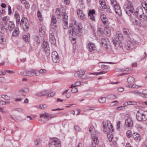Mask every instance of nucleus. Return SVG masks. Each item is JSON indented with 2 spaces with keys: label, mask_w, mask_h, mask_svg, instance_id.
<instances>
[{
  "label": "nucleus",
  "mask_w": 147,
  "mask_h": 147,
  "mask_svg": "<svg viewBox=\"0 0 147 147\" xmlns=\"http://www.w3.org/2000/svg\"><path fill=\"white\" fill-rule=\"evenodd\" d=\"M136 42L134 40H128L127 41L126 47H127V49L128 50L132 49L136 46Z\"/></svg>",
  "instance_id": "obj_11"
},
{
  "label": "nucleus",
  "mask_w": 147,
  "mask_h": 147,
  "mask_svg": "<svg viewBox=\"0 0 147 147\" xmlns=\"http://www.w3.org/2000/svg\"><path fill=\"white\" fill-rule=\"evenodd\" d=\"M74 128L77 131H79L80 129V128L77 125H75Z\"/></svg>",
  "instance_id": "obj_61"
},
{
  "label": "nucleus",
  "mask_w": 147,
  "mask_h": 147,
  "mask_svg": "<svg viewBox=\"0 0 147 147\" xmlns=\"http://www.w3.org/2000/svg\"><path fill=\"white\" fill-rule=\"evenodd\" d=\"M107 126L106 125V123L105 121H103L102 122L104 132H105V130L106 131L111 130L112 131H113L114 129L111 122L109 121H107Z\"/></svg>",
  "instance_id": "obj_7"
},
{
  "label": "nucleus",
  "mask_w": 147,
  "mask_h": 147,
  "mask_svg": "<svg viewBox=\"0 0 147 147\" xmlns=\"http://www.w3.org/2000/svg\"><path fill=\"white\" fill-rule=\"evenodd\" d=\"M135 80L134 78L132 77H129L127 79L128 83L130 84H132Z\"/></svg>",
  "instance_id": "obj_36"
},
{
  "label": "nucleus",
  "mask_w": 147,
  "mask_h": 147,
  "mask_svg": "<svg viewBox=\"0 0 147 147\" xmlns=\"http://www.w3.org/2000/svg\"><path fill=\"white\" fill-rule=\"evenodd\" d=\"M137 103L135 101H128L123 104L124 105H136Z\"/></svg>",
  "instance_id": "obj_39"
},
{
  "label": "nucleus",
  "mask_w": 147,
  "mask_h": 147,
  "mask_svg": "<svg viewBox=\"0 0 147 147\" xmlns=\"http://www.w3.org/2000/svg\"><path fill=\"white\" fill-rule=\"evenodd\" d=\"M14 110L16 111H18L20 112H22V109L20 108H16Z\"/></svg>",
  "instance_id": "obj_62"
},
{
  "label": "nucleus",
  "mask_w": 147,
  "mask_h": 147,
  "mask_svg": "<svg viewBox=\"0 0 147 147\" xmlns=\"http://www.w3.org/2000/svg\"><path fill=\"white\" fill-rule=\"evenodd\" d=\"M25 73L26 76L30 77L33 76L35 75H37V74L36 71L34 69L27 71Z\"/></svg>",
  "instance_id": "obj_14"
},
{
  "label": "nucleus",
  "mask_w": 147,
  "mask_h": 147,
  "mask_svg": "<svg viewBox=\"0 0 147 147\" xmlns=\"http://www.w3.org/2000/svg\"><path fill=\"white\" fill-rule=\"evenodd\" d=\"M5 29H8L10 31H12L15 28V24L13 21H9L7 25H4Z\"/></svg>",
  "instance_id": "obj_13"
},
{
  "label": "nucleus",
  "mask_w": 147,
  "mask_h": 147,
  "mask_svg": "<svg viewBox=\"0 0 147 147\" xmlns=\"http://www.w3.org/2000/svg\"><path fill=\"white\" fill-rule=\"evenodd\" d=\"M120 124H121L120 121H118L117 122V125H116L117 129H119L120 128Z\"/></svg>",
  "instance_id": "obj_58"
},
{
  "label": "nucleus",
  "mask_w": 147,
  "mask_h": 147,
  "mask_svg": "<svg viewBox=\"0 0 147 147\" xmlns=\"http://www.w3.org/2000/svg\"><path fill=\"white\" fill-rule=\"evenodd\" d=\"M52 57L54 62L57 63L59 61V57L56 51H53L52 52Z\"/></svg>",
  "instance_id": "obj_15"
},
{
  "label": "nucleus",
  "mask_w": 147,
  "mask_h": 147,
  "mask_svg": "<svg viewBox=\"0 0 147 147\" xmlns=\"http://www.w3.org/2000/svg\"><path fill=\"white\" fill-rule=\"evenodd\" d=\"M57 116V115H53L48 113L45 112L44 113L40 115V118H43L44 119L46 118L48 120L51 119Z\"/></svg>",
  "instance_id": "obj_12"
},
{
  "label": "nucleus",
  "mask_w": 147,
  "mask_h": 147,
  "mask_svg": "<svg viewBox=\"0 0 147 147\" xmlns=\"http://www.w3.org/2000/svg\"><path fill=\"white\" fill-rule=\"evenodd\" d=\"M14 17L16 18L17 24H19V23L20 22V18L18 13L17 12H15Z\"/></svg>",
  "instance_id": "obj_31"
},
{
  "label": "nucleus",
  "mask_w": 147,
  "mask_h": 147,
  "mask_svg": "<svg viewBox=\"0 0 147 147\" xmlns=\"http://www.w3.org/2000/svg\"><path fill=\"white\" fill-rule=\"evenodd\" d=\"M105 9L106 10V11L109 13H111L112 12L111 10V9L110 8V7L109 6H107V8H106Z\"/></svg>",
  "instance_id": "obj_54"
},
{
  "label": "nucleus",
  "mask_w": 147,
  "mask_h": 147,
  "mask_svg": "<svg viewBox=\"0 0 147 147\" xmlns=\"http://www.w3.org/2000/svg\"><path fill=\"white\" fill-rule=\"evenodd\" d=\"M131 92L137 96L140 95H141V94H142V93L138 91V90L132 91Z\"/></svg>",
  "instance_id": "obj_47"
},
{
  "label": "nucleus",
  "mask_w": 147,
  "mask_h": 147,
  "mask_svg": "<svg viewBox=\"0 0 147 147\" xmlns=\"http://www.w3.org/2000/svg\"><path fill=\"white\" fill-rule=\"evenodd\" d=\"M95 14V11L94 9L90 10L88 13V15L90 18L92 20L95 21V18L94 14Z\"/></svg>",
  "instance_id": "obj_24"
},
{
  "label": "nucleus",
  "mask_w": 147,
  "mask_h": 147,
  "mask_svg": "<svg viewBox=\"0 0 147 147\" xmlns=\"http://www.w3.org/2000/svg\"><path fill=\"white\" fill-rule=\"evenodd\" d=\"M9 20V17H4L3 18V23L4 25H7V22Z\"/></svg>",
  "instance_id": "obj_35"
},
{
  "label": "nucleus",
  "mask_w": 147,
  "mask_h": 147,
  "mask_svg": "<svg viewBox=\"0 0 147 147\" xmlns=\"http://www.w3.org/2000/svg\"><path fill=\"white\" fill-rule=\"evenodd\" d=\"M144 115L146 117H144V119L147 118V111L142 109L139 110L136 113V117L137 119L139 121H142L143 115Z\"/></svg>",
  "instance_id": "obj_5"
},
{
  "label": "nucleus",
  "mask_w": 147,
  "mask_h": 147,
  "mask_svg": "<svg viewBox=\"0 0 147 147\" xmlns=\"http://www.w3.org/2000/svg\"><path fill=\"white\" fill-rule=\"evenodd\" d=\"M100 18L103 23L105 24H106L107 22V19L106 18V16L104 14L101 15L100 16Z\"/></svg>",
  "instance_id": "obj_33"
},
{
  "label": "nucleus",
  "mask_w": 147,
  "mask_h": 147,
  "mask_svg": "<svg viewBox=\"0 0 147 147\" xmlns=\"http://www.w3.org/2000/svg\"><path fill=\"white\" fill-rule=\"evenodd\" d=\"M19 24L22 26L24 30L26 31L28 28V24L27 19L25 18H22Z\"/></svg>",
  "instance_id": "obj_8"
},
{
  "label": "nucleus",
  "mask_w": 147,
  "mask_h": 147,
  "mask_svg": "<svg viewBox=\"0 0 147 147\" xmlns=\"http://www.w3.org/2000/svg\"><path fill=\"white\" fill-rule=\"evenodd\" d=\"M75 87H73L72 88L71 91L72 92L74 93L77 92L78 91V89ZM70 88H71L70 87Z\"/></svg>",
  "instance_id": "obj_50"
},
{
  "label": "nucleus",
  "mask_w": 147,
  "mask_h": 147,
  "mask_svg": "<svg viewBox=\"0 0 147 147\" xmlns=\"http://www.w3.org/2000/svg\"><path fill=\"white\" fill-rule=\"evenodd\" d=\"M37 15L38 18H39L40 20V19L42 18V15L41 14L40 11H38Z\"/></svg>",
  "instance_id": "obj_60"
},
{
  "label": "nucleus",
  "mask_w": 147,
  "mask_h": 147,
  "mask_svg": "<svg viewBox=\"0 0 147 147\" xmlns=\"http://www.w3.org/2000/svg\"><path fill=\"white\" fill-rule=\"evenodd\" d=\"M104 34L109 36L110 35V30L109 29V28L108 26L105 27L104 30Z\"/></svg>",
  "instance_id": "obj_29"
},
{
  "label": "nucleus",
  "mask_w": 147,
  "mask_h": 147,
  "mask_svg": "<svg viewBox=\"0 0 147 147\" xmlns=\"http://www.w3.org/2000/svg\"><path fill=\"white\" fill-rule=\"evenodd\" d=\"M5 81V79L3 77L0 78V85L4 83Z\"/></svg>",
  "instance_id": "obj_49"
},
{
  "label": "nucleus",
  "mask_w": 147,
  "mask_h": 147,
  "mask_svg": "<svg viewBox=\"0 0 147 147\" xmlns=\"http://www.w3.org/2000/svg\"><path fill=\"white\" fill-rule=\"evenodd\" d=\"M126 135L127 137L128 138H130L131 136V133L130 130H128L127 131L126 133Z\"/></svg>",
  "instance_id": "obj_53"
},
{
  "label": "nucleus",
  "mask_w": 147,
  "mask_h": 147,
  "mask_svg": "<svg viewBox=\"0 0 147 147\" xmlns=\"http://www.w3.org/2000/svg\"><path fill=\"white\" fill-rule=\"evenodd\" d=\"M98 101L101 103H104L106 101V98L105 97H102L98 99Z\"/></svg>",
  "instance_id": "obj_42"
},
{
  "label": "nucleus",
  "mask_w": 147,
  "mask_h": 147,
  "mask_svg": "<svg viewBox=\"0 0 147 147\" xmlns=\"http://www.w3.org/2000/svg\"><path fill=\"white\" fill-rule=\"evenodd\" d=\"M59 140L57 138H54L49 144V147H61Z\"/></svg>",
  "instance_id": "obj_6"
},
{
  "label": "nucleus",
  "mask_w": 147,
  "mask_h": 147,
  "mask_svg": "<svg viewBox=\"0 0 147 147\" xmlns=\"http://www.w3.org/2000/svg\"><path fill=\"white\" fill-rule=\"evenodd\" d=\"M48 93V91L46 90H43L39 92L35 95L38 97H41L46 95Z\"/></svg>",
  "instance_id": "obj_21"
},
{
  "label": "nucleus",
  "mask_w": 147,
  "mask_h": 147,
  "mask_svg": "<svg viewBox=\"0 0 147 147\" xmlns=\"http://www.w3.org/2000/svg\"><path fill=\"white\" fill-rule=\"evenodd\" d=\"M109 40L107 38H101L100 43L101 45L107 49H110V46L108 45Z\"/></svg>",
  "instance_id": "obj_9"
},
{
  "label": "nucleus",
  "mask_w": 147,
  "mask_h": 147,
  "mask_svg": "<svg viewBox=\"0 0 147 147\" xmlns=\"http://www.w3.org/2000/svg\"><path fill=\"white\" fill-rule=\"evenodd\" d=\"M101 67L102 69H105L107 68L108 67L106 65H101Z\"/></svg>",
  "instance_id": "obj_63"
},
{
  "label": "nucleus",
  "mask_w": 147,
  "mask_h": 147,
  "mask_svg": "<svg viewBox=\"0 0 147 147\" xmlns=\"http://www.w3.org/2000/svg\"><path fill=\"white\" fill-rule=\"evenodd\" d=\"M19 33V31L18 28H16L14 30V31H13L12 33V36H18Z\"/></svg>",
  "instance_id": "obj_38"
},
{
  "label": "nucleus",
  "mask_w": 147,
  "mask_h": 147,
  "mask_svg": "<svg viewBox=\"0 0 147 147\" xmlns=\"http://www.w3.org/2000/svg\"><path fill=\"white\" fill-rule=\"evenodd\" d=\"M100 5L102 7L103 9H105L106 8H107V5H106L105 2L104 3L101 4Z\"/></svg>",
  "instance_id": "obj_56"
},
{
  "label": "nucleus",
  "mask_w": 147,
  "mask_h": 147,
  "mask_svg": "<svg viewBox=\"0 0 147 147\" xmlns=\"http://www.w3.org/2000/svg\"><path fill=\"white\" fill-rule=\"evenodd\" d=\"M29 89L28 88H25L23 90H19L18 93L20 95L23 96L24 97H25V95L23 94L24 93H28L29 92Z\"/></svg>",
  "instance_id": "obj_25"
},
{
  "label": "nucleus",
  "mask_w": 147,
  "mask_h": 147,
  "mask_svg": "<svg viewBox=\"0 0 147 147\" xmlns=\"http://www.w3.org/2000/svg\"><path fill=\"white\" fill-rule=\"evenodd\" d=\"M8 14L11 15V7L9 5L8 6Z\"/></svg>",
  "instance_id": "obj_59"
},
{
  "label": "nucleus",
  "mask_w": 147,
  "mask_h": 147,
  "mask_svg": "<svg viewBox=\"0 0 147 147\" xmlns=\"http://www.w3.org/2000/svg\"><path fill=\"white\" fill-rule=\"evenodd\" d=\"M123 31V33L126 35H129L131 34V31L128 28H124Z\"/></svg>",
  "instance_id": "obj_32"
},
{
  "label": "nucleus",
  "mask_w": 147,
  "mask_h": 147,
  "mask_svg": "<svg viewBox=\"0 0 147 147\" xmlns=\"http://www.w3.org/2000/svg\"><path fill=\"white\" fill-rule=\"evenodd\" d=\"M80 30L81 28H80L79 26H76V27L72 28L71 30H70L69 33L72 36H74L79 33Z\"/></svg>",
  "instance_id": "obj_10"
},
{
  "label": "nucleus",
  "mask_w": 147,
  "mask_h": 147,
  "mask_svg": "<svg viewBox=\"0 0 147 147\" xmlns=\"http://www.w3.org/2000/svg\"><path fill=\"white\" fill-rule=\"evenodd\" d=\"M30 36L28 34V35H24L23 36V40L26 42H28L29 40L30 39Z\"/></svg>",
  "instance_id": "obj_40"
},
{
  "label": "nucleus",
  "mask_w": 147,
  "mask_h": 147,
  "mask_svg": "<svg viewBox=\"0 0 147 147\" xmlns=\"http://www.w3.org/2000/svg\"><path fill=\"white\" fill-rule=\"evenodd\" d=\"M133 125V122L131 118H128L125 121V125L126 127H131Z\"/></svg>",
  "instance_id": "obj_20"
},
{
  "label": "nucleus",
  "mask_w": 147,
  "mask_h": 147,
  "mask_svg": "<svg viewBox=\"0 0 147 147\" xmlns=\"http://www.w3.org/2000/svg\"><path fill=\"white\" fill-rule=\"evenodd\" d=\"M110 1L111 4L113 6L118 3L116 0H110Z\"/></svg>",
  "instance_id": "obj_52"
},
{
  "label": "nucleus",
  "mask_w": 147,
  "mask_h": 147,
  "mask_svg": "<svg viewBox=\"0 0 147 147\" xmlns=\"http://www.w3.org/2000/svg\"><path fill=\"white\" fill-rule=\"evenodd\" d=\"M117 34V38L112 39L113 43L115 45H118L121 47L122 46L120 45L119 43L120 42V41H121L123 40V38L122 34L119 32H118Z\"/></svg>",
  "instance_id": "obj_4"
},
{
  "label": "nucleus",
  "mask_w": 147,
  "mask_h": 147,
  "mask_svg": "<svg viewBox=\"0 0 147 147\" xmlns=\"http://www.w3.org/2000/svg\"><path fill=\"white\" fill-rule=\"evenodd\" d=\"M47 107V106L46 105L44 104L42 105H40L37 108L42 109H44L46 108Z\"/></svg>",
  "instance_id": "obj_48"
},
{
  "label": "nucleus",
  "mask_w": 147,
  "mask_h": 147,
  "mask_svg": "<svg viewBox=\"0 0 147 147\" xmlns=\"http://www.w3.org/2000/svg\"><path fill=\"white\" fill-rule=\"evenodd\" d=\"M107 72V71H102L99 72H95V73H90L89 74L97 75H98L99 74H105V73H106Z\"/></svg>",
  "instance_id": "obj_41"
},
{
  "label": "nucleus",
  "mask_w": 147,
  "mask_h": 147,
  "mask_svg": "<svg viewBox=\"0 0 147 147\" xmlns=\"http://www.w3.org/2000/svg\"><path fill=\"white\" fill-rule=\"evenodd\" d=\"M5 32L4 30L3 29H1L0 30V43H1L5 41L4 37L3 36V34Z\"/></svg>",
  "instance_id": "obj_26"
},
{
  "label": "nucleus",
  "mask_w": 147,
  "mask_h": 147,
  "mask_svg": "<svg viewBox=\"0 0 147 147\" xmlns=\"http://www.w3.org/2000/svg\"><path fill=\"white\" fill-rule=\"evenodd\" d=\"M47 72V71L45 69H41L39 71V72L37 73V75H38L40 74H41L42 75H44L46 74Z\"/></svg>",
  "instance_id": "obj_37"
},
{
  "label": "nucleus",
  "mask_w": 147,
  "mask_h": 147,
  "mask_svg": "<svg viewBox=\"0 0 147 147\" xmlns=\"http://www.w3.org/2000/svg\"><path fill=\"white\" fill-rule=\"evenodd\" d=\"M113 7L117 14L120 16H121L122 15L121 10L119 4L118 3L113 6Z\"/></svg>",
  "instance_id": "obj_16"
},
{
  "label": "nucleus",
  "mask_w": 147,
  "mask_h": 147,
  "mask_svg": "<svg viewBox=\"0 0 147 147\" xmlns=\"http://www.w3.org/2000/svg\"><path fill=\"white\" fill-rule=\"evenodd\" d=\"M86 71L80 69L78 71H77L74 74V76L76 77H78L80 78H82V76L84 75Z\"/></svg>",
  "instance_id": "obj_19"
},
{
  "label": "nucleus",
  "mask_w": 147,
  "mask_h": 147,
  "mask_svg": "<svg viewBox=\"0 0 147 147\" xmlns=\"http://www.w3.org/2000/svg\"><path fill=\"white\" fill-rule=\"evenodd\" d=\"M1 98L5 100H9L10 99L9 97L6 95H1Z\"/></svg>",
  "instance_id": "obj_45"
},
{
  "label": "nucleus",
  "mask_w": 147,
  "mask_h": 147,
  "mask_svg": "<svg viewBox=\"0 0 147 147\" xmlns=\"http://www.w3.org/2000/svg\"><path fill=\"white\" fill-rule=\"evenodd\" d=\"M81 83L79 81H77L75 82L74 85L73 84H72L70 87V88H72L73 87H76V86H78L81 85Z\"/></svg>",
  "instance_id": "obj_44"
},
{
  "label": "nucleus",
  "mask_w": 147,
  "mask_h": 147,
  "mask_svg": "<svg viewBox=\"0 0 147 147\" xmlns=\"http://www.w3.org/2000/svg\"><path fill=\"white\" fill-rule=\"evenodd\" d=\"M43 45H44V50L45 51L47 52H48V53H49L48 52L49 50V47L48 46V44L47 42H44V43L43 44Z\"/></svg>",
  "instance_id": "obj_34"
},
{
  "label": "nucleus",
  "mask_w": 147,
  "mask_h": 147,
  "mask_svg": "<svg viewBox=\"0 0 147 147\" xmlns=\"http://www.w3.org/2000/svg\"><path fill=\"white\" fill-rule=\"evenodd\" d=\"M39 31L40 35H43L44 34V30L42 27H40V26L39 27Z\"/></svg>",
  "instance_id": "obj_43"
},
{
  "label": "nucleus",
  "mask_w": 147,
  "mask_h": 147,
  "mask_svg": "<svg viewBox=\"0 0 147 147\" xmlns=\"http://www.w3.org/2000/svg\"><path fill=\"white\" fill-rule=\"evenodd\" d=\"M23 4L24 5L25 8L26 9H28L29 8L30 5L28 2L26 1L25 2V3H24Z\"/></svg>",
  "instance_id": "obj_46"
},
{
  "label": "nucleus",
  "mask_w": 147,
  "mask_h": 147,
  "mask_svg": "<svg viewBox=\"0 0 147 147\" xmlns=\"http://www.w3.org/2000/svg\"><path fill=\"white\" fill-rule=\"evenodd\" d=\"M87 48L90 52H92L96 49L95 45L92 42H89L87 45Z\"/></svg>",
  "instance_id": "obj_18"
},
{
  "label": "nucleus",
  "mask_w": 147,
  "mask_h": 147,
  "mask_svg": "<svg viewBox=\"0 0 147 147\" xmlns=\"http://www.w3.org/2000/svg\"><path fill=\"white\" fill-rule=\"evenodd\" d=\"M77 13L79 17L81 19L84 20L86 18V16L83 13L82 10L80 9L78 10L77 11Z\"/></svg>",
  "instance_id": "obj_22"
},
{
  "label": "nucleus",
  "mask_w": 147,
  "mask_h": 147,
  "mask_svg": "<svg viewBox=\"0 0 147 147\" xmlns=\"http://www.w3.org/2000/svg\"><path fill=\"white\" fill-rule=\"evenodd\" d=\"M94 127L93 126H90L89 129V131L90 132H92V131H94Z\"/></svg>",
  "instance_id": "obj_57"
},
{
  "label": "nucleus",
  "mask_w": 147,
  "mask_h": 147,
  "mask_svg": "<svg viewBox=\"0 0 147 147\" xmlns=\"http://www.w3.org/2000/svg\"><path fill=\"white\" fill-rule=\"evenodd\" d=\"M91 136L92 138L94 144H97L98 142V138L96 136V135L94 134H92Z\"/></svg>",
  "instance_id": "obj_28"
},
{
  "label": "nucleus",
  "mask_w": 147,
  "mask_h": 147,
  "mask_svg": "<svg viewBox=\"0 0 147 147\" xmlns=\"http://www.w3.org/2000/svg\"><path fill=\"white\" fill-rule=\"evenodd\" d=\"M17 8L19 10H21L22 9V6L21 5H18L17 6Z\"/></svg>",
  "instance_id": "obj_64"
},
{
  "label": "nucleus",
  "mask_w": 147,
  "mask_h": 147,
  "mask_svg": "<svg viewBox=\"0 0 147 147\" xmlns=\"http://www.w3.org/2000/svg\"><path fill=\"white\" fill-rule=\"evenodd\" d=\"M55 14L57 18H62L65 25L67 26V25L68 17L65 12H61L59 9L58 8L56 9Z\"/></svg>",
  "instance_id": "obj_1"
},
{
  "label": "nucleus",
  "mask_w": 147,
  "mask_h": 147,
  "mask_svg": "<svg viewBox=\"0 0 147 147\" xmlns=\"http://www.w3.org/2000/svg\"><path fill=\"white\" fill-rule=\"evenodd\" d=\"M133 136L134 139L136 141H139L141 139L140 136L138 133H134Z\"/></svg>",
  "instance_id": "obj_30"
},
{
  "label": "nucleus",
  "mask_w": 147,
  "mask_h": 147,
  "mask_svg": "<svg viewBox=\"0 0 147 147\" xmlns=\"http://www.w3.org/2000/svg\"><path fill=\"white\" fill-rule=\"evenodd\" d=\"M111 131V130L106 131L105 130L104 132L105 133L107 134L109 140L110 142L112 140L113 138V136L110 134Z\"/></svg>",
  "instance_id": "obj_27"
},
{
  "label": "nucleus",
  "mask_w": 147,
  "mask_h": 147,
  "mask_svg": "<svg viewBox=\"0 0 147 147\" xmlns=\"http://www.w3.org/2000/svg\"><path fill=\"white\" fill-rule=\"evenodd\" d=\"M117 109L119 111L123 110L125 109V107L124 106H121L117 107Z\"/></svg>",
  "instance_id": "obj_51"
},
{
  "label": "nucleus",
  "mask_w": 147,
  "mask_h": 147,
  "mask_svg": "<svg viewBox=\"0 0 147 147\" xmlns=\"http://www.w3.org/2000/svg\"><path fill=\"white\" fill-rule=\"evenodd\" d=\"M51 24V27L53 28H54L56 26L55 25L57 23V20L56 17L54 15H53L52 16V19Z\"/></svg>",
  "instance_id": "obj_23"
},
{
  "label": "nucleus",
  "mask_w": 147,
  "mask_h": 147,
  "mask_svg": "<svg viewBox=\"0 0 147 147\" xmlns=\"http://www.w3.org/2000/svg\"><path fill=\"white\" fill-rule=\"evenodd\" d=\"M49 40L51 44L54 45L56 43V40L55 38L54 34L51 32L50 33L49 36Z\"/></svg>",
  "instance_id": "obj_17"
},
{
  "label": "nucleus",
  "mask_w": 147,
  "mask_h": 147,
  "mask_svg": "<svg viewBox=\"0 0 147 147\" xmlns=\"http://www.w3.org/2000/svg\"><path fill=\"white\" fill-rule=\"evenodd\" d=\"M55 93L54 92H51L50 94H48L47 95L48 97H52L55 94Z\"/></svg>",
  "instance_id": "obj_55"
},
{
  "label": "nucleus",
  "mask_w": 147,
  "mask_h": 147,
  "mask_svg": "<svg viewBox=\"0 0 147 147\" xmlns=\"http://www.w3.org/2000/svg\"><path fill=\"white\" fill-rule=\"evenodd\" d=\"M133 15H135L136 17L141 20H146L147 19V15H144L142 8H138L136 12L134 11Z\"/></svg>",
  "instance_id": "obj_2"
},
{
  "label": "nucleus",
  "mask_w": 147,
  "mask_h": 147,
  "mask_svg": "<svg viewBox=\"0 0 147 147\" xmlns=\"http://www.w3.org/2000/svg\"><path fill=\"white\" fill-rule=\"evenodd\" d=\"M124 8L128 15L131 16V14H133L134 10L130 2L128 1L126 4L125 5Z\"/></svg>",
  "instance_id": "obj_3"
}]
</instances>
